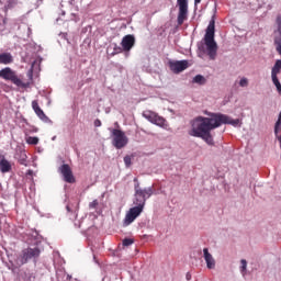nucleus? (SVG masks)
Returning <instances> with one entry per match:
<instances>
[{"mask_svg":"<svg viewBox=\"0 0 281 281\" xmlns=\"http://www.w3.org/2000/svg\"><path fill=\"white\" fill-rule=\"evenodd\" d=\"M222 124H231L232 126H238L240 120H233L228 115L221 113H211L209 117L198 116L191 122V130L189 135L191 137H200L205 140L209 146H214V138L212 137V131L218 128Z\"/></svg>","mask_w":281,"mask_h":281,"instance_id":"1","label":"nucleus"},{"mask_svg":"<svg viewBox=\"0 0 281 281\" xmlns=\"http://www.w3.org/2000/svg\"><path fill=\"white\" fill-rule=\"evenodd\" d=\"M214 32H215V25H214V20H212L209 23L206 33L204 35V43L206 45L207 56L211 60L216 59V52H218V45L214 41Z\"/></svg>","mask_w":281,"mask_h":281,"instance_id":"2","label":"nucleus"},{"mask_svg":"<svg viewBox=\"0 0 281 281\" xmlns=\"http://www.w3.org/2000/svg\"><path fill=\"white\" fill-rule=\"evenodd\" d=\"M38 258H41V248L38 247L24 248L21 251V254H19L14 259V266L16 268H20V267H23V265H27L30 260H34L36 262Z\"/></svg>","mask_w":281,"mask_h":281,"instance_id":"3","label":"nucleus"},{"mask_svg":"<svg viewBox=\"0 0 281 281\" xmlns=\"http://www.w3.org/2000/svg\"><path fill=\"white\" fill-rule=\"evenodd\" d=\"M0 78L3 80H10L15 87H21L22 89H30V82H23L16 72L10 67H5L0 70Z\"/></svg>","mask_w":281,"mask_h":281,"instance_id":"4","label":"nucleus"},{"mask_svg":"<svg viewBox=\"0 0 281 281\" xmlns=\"http://www.w3.org/2000/svg\"><path fill=\"white\" fill-rule=\"evenodd\" d=\"M135 190V200H134V205H139L143 206L146 205V200L150 199L153 196V188H147V189H142L139 187V182H137L134 186Z\"/></svg>","mask_w":281,"mask_h":281,"instance_id":"5","label":"nucleus"},{"mask_svg":"<svg viewBox=\"0 0 281 281\" xmlns=\"http://www.w3.org/2000/svg\"><path fill=\"white\" fill-rule=\"evenodd\" d=\"M112 133V146L117 150H122V148H126L128 146V136L122 130L113 128L110 130Z\"/></svg>","mask_w":281,"mask_h":281,"instance_id":"6","label":"nucleus"},{"mask_svg":"<svg viewBox=\"0 0 281 281\" xmlns=\"http://www.w3.org/2000/svg\"><path fill=\"white\" fill-rule=\"evenodd\" d=\"M143 117H145V120H148V122H150L151 124L159 126L160 128H168V122H166V119H164L156 112L145 111L143 112Z\"/></svg>","mask_w":281,"mask_h":281,"instance_id":"7","label":"nucleus"},{"mask_svg":"<svg viewBox=\"0 0 281 281\" xmlns=\"http://www.w3.org/2000/svg\"><path fill=\"white\" fill-rule=\"evenodd\" d=\"M179 8L177 23L183 25L188 21V0H177Z\"/></svg>","mask_w":281,"mask_h":281,"instance_id":"8","label":"nucleus"},{"mask_svg":"<svg viewBox=\"0 0 281 281\" xmlns=\"http://www.w3.org/2000/svg\"><path fill=\"white\" fill-rule=\"evenodd\" d=\"M142 212H144V206L136 205L130 209V211L126 213L125 218L123 221L124 227H128V225H131V223H133L135 218H137V216L142 214Z\"/></svg>","mask_w":281,"mask_h":281,"instance_id":"9","label":"nucleus"},{"mask_svg":"<svg viewBox=\"0 0 281 281\" xmlns=\"http://www.w3.org/2000/svg\"><path fill=\"white\" fill-rule=\"evenodd\" d=\"M58 170L66 183H76V177H74V171H71V167H69V165L64 164L59 167Z\"/></svg>","mask_w":281,"mask_h":281,"instance_id":"10","label":"nucleus"},{"mask_svg":"<svg viewBox=\"0 0 281 281\" xmlns=\"http://www.w3.org/2000/svg\"><path fill=\"white\" fill-rule=\"evenodd\" d=\"M169 68L173 74H181V71L188 69V60L169 61Z\"/></svg>","mask_w":281,"mask_h":281,"instance_id":"11","label":"nucleus"},{"mask_svg":"<svg viewBox=\"0 0 281 281\" xmlns=\"http://www.w3.org/2000/svg\"><path fill=\"white\" fill-rule=\"evenodd\" d=\"M123 52H131L133 47H135V36L134 35H125L121 42Z\"/></svg>","mask_w":281,"mask_h":281,"instance_id":"12","label":"nucleus"},{"mask_svg":"<svg viewBox=\"0 0 281 281\" xmlns=\"http://www.w3.org/2000/svg\"><path fill=\"white\" fill-rule=\"evenodd\" d=\"M32 109L35 113V115H37V117H40V120H42V122H52V120H49L46 115L45 112L43 111V109H41V106L38 105V101L34 100L32 101Z\"/></svg>","mask_w":281,"mask_h":281,"instance_id":"13","label":"nucleus"},{"mask_svg":"<svg viewBox=\"0 0 281 281\" xmlns=\"http://www.w3.org/2000/svg\"><path fill=\"white\" fill-rule=\"evenodd\" d=\"M203 254L207 269H214V267H216V261L214 260V257H212V254H210V250L204 248Z\"/></svg>","mask_w":281,"mask_h":281,"instance_id":"14","label":"nucleus"},{"mask_svg":"<svg viewBox=\"0 0 281 281\" xmlns=\"http://www.w3.org/2000/svg\"><path fill=\"white\" fill-rule=\"evenodd\" d=\"M12 170V165L5 159V156L0 155V171L2 175L10 172Z\"/></svg>","mask_w":281,"mask_h":281,"instance_id":"15","label":"nucleus"},{"mask_svg":"<svg viewBox=\"0 0 281 281\" xmlns=\"http://www.w3.org/2000/svg\"><path fill=\"white\" fill-rule=\"evenodd\" d=\"M14 63V57L10 53H2L0 54V65H11Z\"/></svg>","mask_w":281,"mask_h":281,"instance_id":"16","label":"nucleus"},{"mask_svg":"<svg viewBox=\"0 0 281 281\" xmlns=\"http://www.w3.org/2000/svg\"><path fill=\"white\" fill-rule=\"evenodd\" d=\"M280 71H281V59H278L274 66L272 67L271 78H278V74H280Z\"/></svg>","mask_w":281,"mask_h":281,"instance_id":"17","label":"nucleus"},{"mask_svg":"<svg viewBox=\"0 0 281 281\" xmlns=\"http://www.w3.org/2000/svg\"><path fill=\"white\" fill-rule=\"evenodd\" d=\"M18 161L21 166H27V154H25V151H21Z\"/></svg>","mask_w":281,"mask_h":281,"instance_id":"18","label":"nucleus"},{"mask_svg":"<svg viewBox=\"0 0 281 281\" xmlns=\"http://www.w3.org/2000/svg\"><path fill=\"white\" fill-rule=\"evenodd\" d=\"M193 82H195V85H205V82H207V80L202 75H196L193 78Z\"/></svg>","mask_w":281,"mask_h":281,"instance_id":"19","label":"nucleus"},{"mask_svg":"<svg viewBox=\"0 0 281 281\" xmlns=\"http://www.w3.org/2000/svg\"><path fill=\"white\" fill-rule=\"evenodd\" d=\"M26 144H29L30 146H36L38 144V137L36 136L26 137Z\"/></svg>","mask_w":281,"mask_h":281,"instance_id":"20","label":"nucleus"},{"mask_svg":"<svg viewBox=\"0 0 281 281\" xmlns=\"http://www.w3.org/2000/svg\"><path fill=\"white\" fill-rule=\"evenodd\" d=\"M272 82L274 85V87H277V91L278 93L281 95V83H280V79H278V77H271Z\"/></svg>","mask_w":281,"mask_h":281,"instance_id":"21","label":"nucleus"},{"mask_svg":"<svg viewBox=\"0 0 281 281\" xmlns=\"http://www.w3.org/2000/svg\"><path fill=\"white\" fill-rule=\"evenodd\" d=\"M113 53L112 56H115V54H122V52H124L123 47L117 46V44H114V48H113Z\"/></svg>","mask_w":281,"mask_h":281,"instance_id":"22","label":"nucleus"},{"mask_svg":"<svg viewBox=\"0 0 281 281\" xmlns=\"http://www.w3.org/2000/svg\"><path fill=\"white\" fill-rule=\"evenodd\" d=\"M133 243H135V240H133L132 238H125L123 239V247H131Z\"/></svg>","mask_w":281,"mask_h":281,"instance_id":"23","label":"nucleus"},{"mask_svg":"<svg viewBox=\"0 0 281 281\" xmlns=\"http://www.w3.org/2000/svg\"><path fill=\"white\" fill-rule=\"evenodd\" d=\"M239 87H249V80L247 78H241L239 81Z\"/></svg>","mask_w":281,"mask_h":281,"instance_id":"24","label":"nucleus"},{"mask_svg":"<svg viewBox=\"0 0 281 281\" xmlns=\"http://www.w3.org/2000/svg\"><path fill=\"white\" fill-rule=\"evenodd\" d=\"M124 164H125L126 168H131V164H132L131 156L127 155L124 157Z\"/></svg>","mask_w":281,"mask_h":281,"instance_id":"25","label":"nucleus"},{"mask_svg":"<svg viewBox=\"0 0 281 281\" xmlns=\"http://www.w3.org/2000/svg\"><path fill=\"white\" fill-rule=\"evenodd\" d=\"M98 205H99L98 200H93L92 202H90L89 207H90V210H95V207H98Z\"/></svg>","mask_w":281,"mask_h":281,"instance_id":"26","label":"nucleus"},{"mask_svg":"<svg viewBox=\"0 0 281 281\" xmlns=\"http://www.w3.org/2000/svg\"><path fill=\"white\" fill-rule=\"evenodd\" d=\"M244 271H247V260L241 259V273H244Z\"/></svg>","mask_w":281,"mask_h":281,"instance_id":"27","label":"nucleus"},{"mask_svg":"<svg viewBox=\"0 0 281 281\" xmlns=\"http://www.w3.org/2000/svg\"><path fill=\"white\" fill-rule=\"evenodd\" d=\"M16 5V0H11V2L8 3V8H14Z\"/></svg>","mask_w":281,"mask_h":281,"instance_id":"28","label":"nucleus"},{"mask_svg":"<svg viewBox=\"0 0 281 281\" xmlns=\"http://www.w3.org/2000/svg\"><path fill=\"white\" fill-rule=\"evenodd\" d=\"M94 126H95V127L102 126V121H100L99 119H97V120L94 121Z\"/></svg>","mask_w":281,"mask_h":281,"instance_id":"29","label":"nucleus"},{"mask_svg":"<svg viewBox=\"0 0 281 281\" xmlns=\"http://www.w3.org/2000/svg\"><path fill=\"white\" fill-rule=\"evenodd\" d=\"M277 25H278V27L281 26V15L277 16Z\"/></svg>","mask_w":281,"mask_h":281,"instance_id":"30","label":"nucleus"},{"mask_svg":"<svg viewBox=\"0 0 281 281\" xmlns=\"http://www.w3.org/2000/svg\"><path fill=\"white\" fill-rule=\"evenodd\" d=\"M26 175L32 176V175H34V171L32 169H30V170H27Z\"/></svg>","mask_w":281,"mask_h":281,"instance_id":"31","label":"nucleus"},{"mask_svg":"<svg viewBox=\"0 0 281 281\" xmlns=\"http://www.w3.org/2000/svg\"><path fill=\"white\" fill-rule=\"evenodd\" d=\"M201 3V0H194V5H199Z\"/></svg>","mask_w":281,"mask_h":281,"instance_id":"32","label":"nucleus"},{"mask_svg":"<svg viewBox=\"0 0 281 281\" xmlns=\"http://www.w3.org/2000/svg\"><path fill=\"white\" fill-rule=\"evenodd\" d=\"M278 32L280 34L278 38H281V26L278 27Z\"/></svg>","mask_w":281,"mask_h":281,"instance_id":"33","label":"nucleus"},{"mask_svg":"<svg viewBox=\"0 0 281 281\" xmlns=\"http://www.w3.org/2000/svg\"><path fill=\"white\" fill-rule=\"evenodd\" d=\"M27 76H29V78L32 80V76H33V75H32V70L29 71Z\"/></svg>","mask_w":281,"mask_h":281,"instance_id":"34","label":"nucleus"},{"mask_svg":"<svg viewBox=\"0 0 281 281\" xmlns=\"http://www.w3.org/2000/svg\"><path fill=\"white\" fill-rule=\"evenodd\" d=\"M187 280H192V276H190V273H187Z\"/></svg>","mask_w":281,"mask_h":281,"instance_id":"35","label":"nucleus"},{"mask_svg":"<svg viewBox=\"0 0 281 281\" xmlns=\"http://www.w3.org/2000/svg\"><path fill=\"white\" fill-rule=\"evenodd\" d=\"M134 182H136V183H137V178H134Z\"/></svg>","mask_w":281,"mask_h":281,"instance_id":"36","label":"nucleus"}]
</instances>
